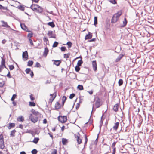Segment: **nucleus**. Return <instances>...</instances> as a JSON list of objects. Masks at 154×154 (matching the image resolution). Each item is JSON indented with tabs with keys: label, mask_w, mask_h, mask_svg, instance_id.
<instances>
[{
	"label": "nucleus",
	"mask_w": 154,
	"mask_h": 154,
	"mask_svg": "<svg viewBox=\"0 0 154 154\" xmlns=\"http://www.w3.org/2000/svg\"><path fill=\"white\" fill-rule=\"evenodd\" d=\"M31 71L30 68H27L25 70V72L27 74H29Z\"/></svg>",
	"instance_id": "obj_46"
},
{
	"label": "nucleus",
	"mask_w": 154,
	"mask_h": 154,
	"mask_svg": "<svg viewBox=\"0 0 154 154\" xmlns=\"http://www.w3.org/2000/svg\"><path fill=\"white\" fill-rule=\"evenodd\" d=\"M66 99H67L66 97L65 96H63V97L62 99V106H63L65 102L66 101Z\"/></svg>",
	"instance_id": "obj_30"
},
{
	"label": "nucleus",
	"mask_w": 154,
	"mask_h": 154,
	"mask_svg": "<svg viewBox=\"0 0 154 154\" xmlns=\"http://www.w3.org/2000/svg\"><path fill=\"white\" fill-rule=\"evenodd\" d=\"M20 25L21 27L23 29L28 32V29L24 24H21Z\"/></svg>",
	"instance_id": "obj_23"
},
{
	"label": "nucleus",
	"mask_w": 154,
	"mask_h": 154,
	"mask_svg": "<svg viewBox=\"0 0 154 154\" xmlns=\"http://www.w3.org/2000/svg\"><path fill=\"white\" fill-rule=\"evenodd\" d=\"M16 132V131L15 130H14L11 131V133L10 134V136L14 137L15 135V132Z\"/></svg>",
	"instance_id": "obj_36"
},
{
	"label": "nucleus",
	"mask_w": 154,
	"mask_h": 154,
	"mask_svg": "<svg viewBox=\"0 0 154 154\" xmlns=\"http://www.w3.org/2000/svg\"><path fill=\"white\" fill-rule=\"evenodd\" d=\"M119 125V122H116L114 123V125L113 127V129L115 131H117L118 129Z\"/></svg>",
	"instance_id": "obj_14"
},
{
	"label": "nucleus",
	"mask_w": 154,
	"mask_h": 154,
	"mask_svg": "<svg viewBox=\"0 0 154 154\" xmlns=\"http://www.w3.org/2000/svg\"><path fill=\"white\" fill-rule=\"evenodd\" d=\"M116 142H114L112 143V148H114L115 147V146L116 144Z\"/></svg>",
	"instance_id": "obj_56"
},
{
	"label": "nucleus",
	"mask_w": 154,
	"mask_h": 154,
	"mask_svg": "<svg viewBox=\"0 0 154 154\" xmlns=\"http://www.w3.org/2000/svg\"><path fill=\"white\" fill-rule=\"evenodd\" d=\"M15 124L14 123H10L9 126L8 127L9 129H11V128L14 127L15 126Z\"/></svg>",
	"instance_id": "obj_27"
},
{
	"label": "nucleus",
	"mask_w": 154,
	"mask_h": 154,
	"mask_svg": "<svg viewBox=\"0 0 154 154\" xmlns=\"http://www.w3.org/2000/svg\"><path fill=\"white\" fill-rule=\"evenodd\" d=\"M113 149V153L112 154H115L116 151V148H112Z\"/></svg>",
	"instance_id": "obj_63"
},
{
	"label": "nucleus",
	"mask_w": 154,
	"mask_h": 154,
	"mask_svg": "<svg viewBox=\"0 0 154 154\" xmlns=\"http://www.w3.org/2000/svg\"><path fill=\"white\" fill-rule=\"evenodd\" d=\"M58 119L59 121L61 123H65L67 120V117L66 116H59L58 117Z\"/></svg>",
	"instance_id": "obj_2"
},
{
	"label": "nucleus",
	"mask_w": 154,
	"mask_h": 154,
	"mask_svg": "<svg viewBox=\"0 0 154 154\" xmlns=\"http://www.w3.org/2000/svg\"><path fill=\"white\" fill-rule=\"evenodd\" d=\"M30 75L32 78L34 76V74L32 71L30 72Z\"/></svg>",
	"instance_id": "obj_64"
},
{
	"label": "nucleus",
	"mask_w": 154,
	"mask_h": 154,
	"mask_svg": "<svg viewBox=\"0 0 154 154\" xmlns=\"http://www.w3.org/2000/svg\"><path fill=\"white\" fill-rule=\"evenodd\" d=\"M123 81L122 79H120L118 81L119 85V86H121L123 84Z\"/></svg>",
	"instance_id": "obj_37"
},
{
	"label": "nucleus",
	"mask_w": 154,
	"mask_h": 154,
	"mask_svg": "<svg viewBox=\"0 0 154 154\" xmlns=\"http://www.w3.org/2000/svg\"><path fill=\"white\" fill-rule=\"evenodd\" d=\"M61 50L62 51H65L66 50V48L65 47H62L60 48Z\"/></svg>",
	"instance_id": "obj_48"
},
{
	"label": "nucleus",
	"mask_w": 154,
	"mask_h": 154,
	"mask_svg": "<svg viewBox=\"0 0 154 154\" xmlns=\"http://www.w3.org/2000/svg\"><path fill=\"white\" fill-rule=\"evenodd\" d=\"M30 8L33 11L38 13H41L43 11L42 7L35 4H32L30 6Z\"/></svg>",
	"instance_id": "obj_1"
},
{
	"label": "nucleus",
	"mask_w": 154,
	"mask_h": 154,
	"mask_svg": "<svg viewBox=\"0 0 154 154\" xmlns=\"http://www.w3.org/2000/svg\"><path fill=\"white\" fill-rule=\"evenodd\" d=\"M37 152L38 151L35 149H33L31 151V153L32 154H36Z\"/></svg>",
	"instance_id": "obj_42"
},
{
	"label": "nucleus",
	"mask_w": 154,
	"mask_h": 154,
	"mask_svg": "<svg viewBox=\"0 0 154 154\" xmlns=\"http://www.w3.org/2000/svg\"><path fill=\"white\" fill-rule=\"evenodd\" d=\"M29 119L30 120L34 123L38 121V117L34 116L32 114L30 115Z\"/></svg>",
	"instance_id": "obj_6"
},
{
	"label": "nucleus",
	"mask_w": 154,
	"mask_h": 154,
	"mask_svg": "<svg viewBox=\"0 0 154 154\" xmlns=\"http://www.w3.org/2000/svg\"><path fill=\"white\" fill-rule=\"evenodd\" d=\"M19 8L23 11H24V8L22 6H20L19 7Z\"/></svg>",
	"instance_id": "obj_59"
},
{
	"label": "nucleus",
	"mask_w": 154,
	"mask_h": 154,
	"mask_svg": "<svg viewBox=\"0 0 154 154\" xmlns=\"http://www.w3.org/2000/svg\"><path fill=\"white\" fill-rule=\"evenodd\" d=\"M124 56V55L120 54L118 57L116 59V62H118L120 61L121 59Z\"/></svg>",
	"instance_id": "obj_25"
},
{
	"label": "nucleus",
	"mask_w": 154,
	"mask_h": 154,
	"mask_svg": "<svg viewBox=\"0 0 154 154\" xmlns=\"http://www.w3.org/2000/svg\"><path fill=\"white\" fill-rule=\"evenodd\" d=\"M119 108V105L118 103L116 104L114 106L113 108V110L116 112H117L118 110V108Z\"/></svg>",
	"instance_id": "obj_20"
},
{
	"label": "nucleus",
	"mask_w": 154,
	"mask_h": 154,
	"mask_svg": "<svg viewBox=\"0 0 154 154\" xmlns=\"http://www.w3.org/2000/svg\"><path fill=\"white\" fill-rule=\"evenodd\" d=\"M77 88L80 90H82L84 89L82 85H79L77 86Z\"/></svg>",
	"instance_id": "obj_35"
},
{
	"label": "nucleus",
	"mask_w": 154,
	"mask_h": 154,
	"mask_svg": "<svg viewBox=\"0 0 154 154\" xmlns=\"http://www.w3.org/2000/svg\"><path fill=\"white\" fill-rule=\"evenodd\" d=\"M62 144L64 145H66L68 143V140L66 138H63L62 139Z\"/></svg>",
	"instance_id": "obj_18"
},
{
	"label": "nucleus",
	"mask_w": 154,
	"mask_h": 154,
	"mask_svg": "<svg viewBox=\"0 0 154 154\" xmlns=\"http://www.w3.org/2000/svg\"><path fill=\"white\" fill-rule=\"evenodd\" d=\"M97 23V17H94V24L96 25Z\"/></svg>",
	"instance_id": "obj_39"
},
{
	"label": "nucleus",
	"mask_w": 154,
	"mask_h": 154,
	"mask_svg": "<svg viewBox=\"0 0 154 154\" xmlns=\"http://www.w3.org/2000/svg\"><path fill=\"white\" fill-rule=\"evenodd\" d=\"M9 68L10 70H13L14 68V66L13 65L9 66Z\"/></svg>",
	"instance_id": "obj_47"
},
{
	"label": "nucleus",
	"mask_w": 154,
	"mask_h": 154,
	"mask_svg": "<svg viewBox=\"0 0 154 154\" xmlns=\"http://www.w3.org/2000/svg\"><path fill=\"white\" fill-rule=\"evenodd\" d=\"M54 62V64L56 65L57 66H59L61 63V61L60 60H53Z\"/></svg>",
	"instance_id": "obj_24"
},
{
	"label": "nucleus",
	"mask_w": 154,
	"mask_h": 154,
	"mask_svg": "<svg viewBox=\"0 0 154 154\" xmlns=\"http://www.w3.org/2000/svg\"><path fill=\"white\" fill-rule=\"evenodd\" d=\"M0 9L3 10H7V8L6 7H4L0 4Z\"/></svg>",
	"instance_id": "obj_50"
},
{
	"label": "nucleus",
	"mask_w": 154,
	"mask_h": 154,
	"mask_svg": "<svg viewBox=\"0 0 154 154\" xmlns=\"http://www.w3.org/2000/svg\"><path fill=\"white\" fill-rule=\"evenodd\" d=\"M31 112L33 115L36 116H39L40 115V114L38 111H36L33 109L31 110Z\"/></svg>",
	"instance_id": "obj_19"
},
{
	"label": "nucleus",
	"mask_w": 154,
	"mask_h": 154,
	"mask_svg": "<svg viewBox=\"0 0 154 154\" xmlns=\"http://www.w3.org/2000/svg\"><path fill=\"white\" fill-rule=\"evenodd\" d=\"M62 105L60 104V103L57 102H56L55 104L54 107L56 110H57L58 109H60Z\"/></svg>",
	"instance_id": "obj_10"
},
{
	"label": "nucleus",
	"mask_w": 154,
	"mask_h": 154,
	"mask_svg": "<svg viewBox=\"0 0 154 154\" xmlns=\"http://www.w3.org/2000/svg\"><path fill=\"white\" fill-rule=\"evenodd\" d=\"M92 37V34L89 32L88 34H87L85 37V40L91 39Z\"/></svg>",
	"instance_id": "obj_16"
},
{
	"label": "nucleus",
	"mask_w": 154,
	"mask_h": 154,
	"mask_svg": "<svg viewBox=\"0 0 154 154\" xmlns=\"http://www.w3.org/2000/svg\"><path fill=\"white\" fill-rule=\"evenodd\" d=\"M75 96L74 94L72 93L71 94L69 97V98L70 99H72Z\"/></svg>",
	"instance_id": "obj_49"
},
{
	"label": "nucleus",
	"mask_w": 154,
	"mask_h": 154,
	"mask_svg": "<svg viewBox=\"0 0 154 154\" xmlns=\"http://www.w3.org/2000/svg\"><path fill=\"white\" fill-rule=\"evenodd\" d=\"M53 32L51 31H49L48 32L47 35L49 38H55V37L53 35Z\"/></svg>",
	"instance_id": "obj_21"
},
{
	"label": "nucleus",
	"mask_w": 154,
	"mask_h": 154,
	"mask_svg": "<svg viewBox=\"0 0 154 154\" xmlns=\"http://www.w3.org/2000/svg\"><path fill=\"white\" fill-rule=\"evenodd\" d=\"M101 104V103L100 100L99 98H97L95 101V106L96 108L99 107Z\"/></svg>",
	"instance_id": "obj_7"
},
{
	"label": "nucleus",
	"mask_w": 154,
	"mask_h": 154,
	"mask_svg": "<svg viewBox=\"0 0 154 154\" xmlns=\"http://www.w3.org/2000/svg\"><path fill=\"white\" fill-rule=\"evenodd\" d=\"M33 63V62L32 60H29L28 62L27 65L29 66H31Z\"/></svg>",
	"instance_id": "obj_33"
},
{
	"label": "nucleus",
	"mask_w": 154,
	"mask_h": 154,
	"mask_svg": "<svg viewBox=\"0 0 154 154\" xmlns=\"http://www.w3.org/2000/svg\"><path fill=\"white\" fill-rule=\"evenodd\" d=\"M43 41L45 42L46 44H47L49 42L48 39L45 37H44L43 38Z\"/></svg>",
	"instance_id": "obj_45"
},
{
	"label": "nucleus",
	"mask_w": 154,
	"mask_h": 154,
	"mask_svg": "<svg viewBox=\"0 0 154 154\" xmlns=\"http://www.w3.org/2000/svg\"><path fill=\"white\" fill-rule=\"evenodd\" d=\"M118 19L116 17L113 15L112 18L111 22L112 23H115L117 22Z\"/></svg>",
	"instance_id": "obj_17"
},
{
	"label": "nucleus",
	"mask_w": 154,
	"mask_h": 154,
	"mask_svg": "<svg viewBox=\"0 0 154 154\" xmlns=\"http://www.w3.org/2000/svg\"><path fill=\"white\" fill-rule=\"evenodd\" d=\"M92 64L93 70L95 72L97 70V63L96 60L92 61Z\"/></svg>",
	"instance_id": "obj_9"
},
{
	"label": "nucleus",
	"mask_w": 154,
	"mask_h": 154,
	"mask_svg": "<svg viewBox=\"0 0 154 154\" xmlns=\"http://www.w3.org/2000/svg\"><path fill=\"white\" fill-rule=\"evenodd\" d=\"M5 59L4 58H2V61L1 62V66H2L3 67L5 68H6L5 66Z\"/></svg>",
	"instance_id": "obj_22"
},
{
	"label": "nucleus",
	"mask_w": 154,
	"mask_h": 154,
	"mask_svg": "<svg viewBox=\"0 0 154 154\" xmlns=\"http://www.w3.org/2000/svg\"><path fill=\"white\" fill-rule=\"evenodd\" d=\"M122 14V10L118 11L117 13L115 14L114 15L118 19H119L120 17Z\"/></svg>",
	"instance_id": "obj_13"
},
{
	"label": "nucleus",
	"mask_w": 154,
	"mask_h": 154,
	"mask_svg": "<svg viewBox=\"0 0 154 154\" xmlns=\"http://www.w3.org/2000/svg\"><path fill=\"white\" fill-rule=\"evenodd\" d=\"M7 76L9 78H11V76L10 75V72H9L7 74Z\"/></svg>",
	"instance_id": "obj_61"
},
{
	"label": "nucleus",
	"mask_w": 154,
	"mask_h": 154,
	"mask_svg": "<svg viewBox=\"0 0 154 154\" xmlns=\"http://www.w3.org/2000/svg\"><path fill=\"white\" fill-rule=\"evenodd\" d=\"M127 21L126 20V18H124V20L123 21V26H125L127 24Z\"/></svg>",
	"instance_id": "obj_38"
},
{
	"label": "nucleus",
	"mask_w": 154,
	"mask_h": 154,
	"mask_svg": "<svg viewBox=\"0 0 154 154\" xmlns=\"http://www.w3.org/2000/svg\"><path fill=\"white\" fill-rule=\"evenodd\" d=\"M4 137L2 134L0 135V148L3 149L4 148Z\"/></svg>",
	"instance_id": "obj_4"
},
{
	"label": "nucleus",
	"mask_w": 154,
	"mask_h": 154,
	"mask_svg": "<svg viewBox=\"0 0 154 154\" xmlns=\"http://www.w3.org/2000/svg\"><path fill=\"white\" fill-rule=\"evenodd\" d=\"M66 128H65V126L64 125H63L62 126V127L61 128V131L62 132H63L64 130L65 129H66Z\"/></svg>",
	"instance_id": "obj_58"
},
{
	"label": "nucleus",
	"mask_w": 154,
	"mask_h": 154,
	"mask_svg": "<svg viewBox=\"0 0 154 154\" xmlns=\"http://www.w3.org/2000/svg\"><path fill=\"white\" fill-rule=\"evenodd\" d=\"M110 2L111 3L113 4H115L117 3V2L116 0H110Z\"/></svg>",
	"instance_id": "obj_53"
},
{
	"label": "nucleus",
	"mask_w": 154,
	"mask_h": 154,
	"mask_svg": "<svg viewBox=\"0 0 154 154\" xmlns=\"http://www.w3.org/2000/svg\"><path fill=\"white\" fill-rule=\"evenodd\" d=\"M17 120L18 122H23L24 120V118L23 116H20L17 119Z\"/></svg>",
	"instance_id": "obj_15"
},
{
	"label": "nucleus",
	"mask_w": 154,
	"mask_h": 154,
	"mask_svg": "<svg viewBox=\"0 0 154 154\" xmlns=\"http://www.w3.org/2000/svg\"><path fill=\"white\" fill-rule=\"evenodd\" d=\"M48 25L50 26L52 28L54 27L55 26V24L53 22H50L48 23Z\"/></svg>",
	"instance_id": "obj_31"
},
{
	"label": "nucleus",
	"mask_w": 154,
	"mask_h": 154,
	"mask_svg": "<svg viewBox=\"0 0 154 154\" xmlns=\"http://www.w3.org/2000/svg\"><path fill=\"white\" fill-rule=\"evenodd\" d=\"M22 57L24 60L26 61L28 58V52L27 51H25L23 52L22 54Z\"/></svg>",
	"instance_id": "obj_8"
},
{
	"label": "nucleus",
	"mask_w": 154,
	"mask_h": 154,
	"mask_svg": "<svg viewBox=\"0 0 154 154\" xmlns=\"http://www.w3.org/2000/svg\"><path fill=\"white\" fill-rule=\"evenodd\" d=\"M66 45H68V47L69 48H70L72 46V43L71 42L69 41L67 43Z\"/></svg>",
	"instance_id": "obj_40"
},
{
	"label": "nucleus",
	"mask_w": 154,
	"mask_h": 154,
	"mask_svg": "<svg viewBox=\"0 0 154 154\" xmlns=\"http://www.w3.org/2000/svg\"><path fill=\"white\" fill-rule=\"evenodd\" d=\"M29 105L30 106H36L35 103L33 101L29 102Z\"/></svg>",
	"instance_id": "obj_28"
},
{
	"label": "nucleus",
	"mask_w": 154,
	"mask_h": 154,
	"mask_svg": "<svg viewBox=\"0 0 154 154\" xmlns=\"http://www.w3.org/2000/svg\"><path fill=\"white\" fill-rule=\"evenodd\" d=\"M50 97L48 101L49 104H51L52 102L54 100L57 96V93L56 92H54L52 94H50Z\"/></svg>",
	"instance_id": "obj_3"
},
{
	"label": "nucleus",
	"mask_w": 154,
	"mask_h": 154,
	"mask_svg": "<svg viewBox=\"0 0 154 154\" xmlns=\"http://www.w3.org/2000/svg\"><path fill=\"white\" fill-rule=\"evenodd\" d=\"M70 53H69L67 54H65L63 55V57L64 58L67 59L69 57Z\"/></svg>",
	"instance_id": "obj_29"
},
{
	"label": "nucleus",
	"mask_w": 154,
	"mask_h": 154,
	"mask_svg": "<svg viewBox=\"0 0 154 154\" xmlns=\"http://www.w3.org/2000/svg\"><path fill=\"white\" fill-rule=\"evenodd\" d=\"M80 68L79 67V66H76L75 67V69L76 71L77 72H78L80 70Z\"/></svg>",
	"instance_id": "obj_43"
},
{
	"label": "nucleus",
	"mask_w": 154,
	"mask_h": 154,
	"mask_svg": "<svg viewBox=\"0 0 154 154\" xmlns=\"http://www.w3.org/2000/svg\"><path fill=\"white\" fill-rule=\"evenodd\" d=\"M74 136L76 139L78 144H81L82 143V140L80 137V134H79V133H78L77 134H75Z\"/></svg>",
	"instance_id": "obj_5"
},
{
	"label": "nucleus",
	"mask_w": 154,
	"mask_h": 154,
	"mask_svg": "<svg viewBox=\"0 0 154 154\" xmlns=\"http://www.w3.org/2000/svg\"><path fill=\"white\" fill-rule=\"evenodd\" d=\"M32 32H30L28 33V37L29 38H31L32 36Z\"/></svg>",
	"instance_id": "obj_54"
},
{
	"label": "nucleus",
	"mask_w": 154,
	"mask_h": 154,
	"mask_svg": "<svg viewBox=\"0 0 154 154\" xmlns=\"http://www.w3.org/2000/svg\"><path fill=\"white\" fill-rule=\"evenodd\" d=\"M88 141V138L86 135H85V144H86Z\"/></svg>",
	"instance_id": "obj_60"
},
{
	"label": "nucleus",
	"mask_w": 154,
	"mask_h": 154,
	"mask_svg": "<svg viewBox=\"0 0 154 154\" xmlns=\"http://www.w3.org/2000/svg\"><path fill=\"white\" fill-rule=\"evenodd\" d=\"M30 98L31 101H33L35 99V98L32 94H30L29 96Z\"/></svg>",
	"instance_id": "obj_41"
},
{
	"label": "nucleus",
	"mask_w": 154,
	"mask_h": 154,
	"mask_svg": "<svg viewBox=\"0 0 154 154\" xmlns=\"http://www.w3.org/2000/svg\"><path fill=\"white\" fill-rule=\"evenodd\" d=\"M4 84H5V83H4V82L3 81L2 82H0V87H3L4 86Z\"/></svg>",
	"instance_id": "obj_55"
},
{
	"label": "nucleus",
	"mask_w": 154,
	"mask_h": 154,
	"mask_svg": "<svg viewBox=\"0 0 154 154\" xmlns=\"http://www.w3.org/2000/svg\"><path fill=\"white\" fill-rule=\"evenodd\" d=\"M49 52V50L47 47L45 48L44 51L43 53V56L46 57Z\"/></svg>",
	"instance_id": "obj_12"
},
{
	"label": "nucleus",
	"mask_w": 154,
	"mask_h": 154,
	"mask_svg": "<svg viewBox=\"0 0 154 154\" xmlns=\"http://www.w3.org/2000/svg\"><path fill=\"white\" fill-rule=\"evenodd\" d=\"M88 92L91 95H92L93 92V90H91L90 91H88Z\"/></svg>",
	"instance_id": "obj_62"
},
{
	"label": "nucleus",
	"mask_w": 154,
	"mask_h": 154,
	"mask_svg": "<svg viewBox=\"0 0 154 154\" xmlns=\"http://www.w3.org/2000/svg\"><path fill=\"white\" fill-rule=\"evenodd\" d=\"M16 94H13L12 96V97L11 98V100L12 101H13L15 99V98L16 97Z\"/></svg>",
	"instance_id": "obj_52"
},
{
	"label": "nucleus",
	"mask_w": 154,
	"mask_h": 154,
	"mask_svg": "<svg viewBox=\"0 0 154 154\" xmlns=\"http://www.w3.org/2000/svg\"><path fill=\"white\" fill-rule=\"evenodd\" d=\"M83 62L82 59L79 60L77 62V65L79 66H81L82 64L83 63Z\"/></svg>",
	"instance_id": "obj_32"
},
{
	"label": "nucleus",
	"mask_w": 154,
	"mask_h": 154,
	"mask_svg": "<svg viewBox=\"0 0 154 154\" xmlns=\"http://www.w3.org/2000/svg\"><path fill=\"white\" fill-rule=\"evenodd\" d=\"M58 44V43L57 42H55L54 43V44L53 45V46H52L53 47L55 48V47H57V46Z\"/></svg>",
	"instance_id": "obj_44"
},
{
	"label": "nucleus",
	"mask_w": 154,
	"mask_h": 154,
	"mask_svg": "<svg viewBox=\"0 0 154 154\" xmlns=\"http://www.w3.org/2000/svg\"><path fill=\"white\" fill-rule=\"evenodd\" d=\"M35 67L37 68L40 67H41V65L39 63L37 62L36 63Z\"/></svg>",
	"instance_id": "obj_51"
},
{
	"label": "nucleus",
	"mask_w": 154,
	"mask_h": 154,
	"mask_svg": "<svg viewBox=\"0 0 154 154\" xmlns=\"http://www.w3.org/2000/svg\"><path fill=\"white\" fill-rule=\"evenodd\" d=\"M29 40L31 45L32 46L33 45V43L32 41V40L31 39V38H29Z\"/></svg>",
	"instance_id": "obj_57"
},
{
	"label": "nucleus",
	"mask_w": 154,
	"mask_h": 154,
	"mask_svg": "<svg viewBox=\"0 0 154 154\" xmlns=\"http://www.w3.org/2000/svg\"><path fill=\"white\" fill-rule=\"evenodd\" d=\"M39 140V139L38 137H35L34 139L32 142L34 143L35 144H36L37 143Z\"/></svg>",
	"instance_id": "obj_26"
},
{
	"label": "nucleus",
	"mask_w": 154,
	"mask_h": 154,
	"mask_svg": "<svg viewBox=\"0 0 154 154\" xmlns=\"http://www.w3.org/2000/svg\"><path fill=\"white\" fill-rule=\"evenodd\" d=\"M52 151L51 154H57V150L56 149H53L51 150Z\"/></svg>",
	"instance_id": "obj_34"
},
{
	"label": "nucleus",
	"mask_w": 154,
	"mask_h": 154,
	"mask_svg": "<svg viewBox=\"0 0 154 154\" xmlns=\"http://www.w3.org/2000/svg\"><path fill=\"white\" fill-rule=\"evenodd\" d=\"M1 22L2 23V25L1 26L6 28L10 27V26L8 25L7 22H5L3 20H1Z\"/></svg>",
	"instance_id": "obj_11"
}]
</instances>
